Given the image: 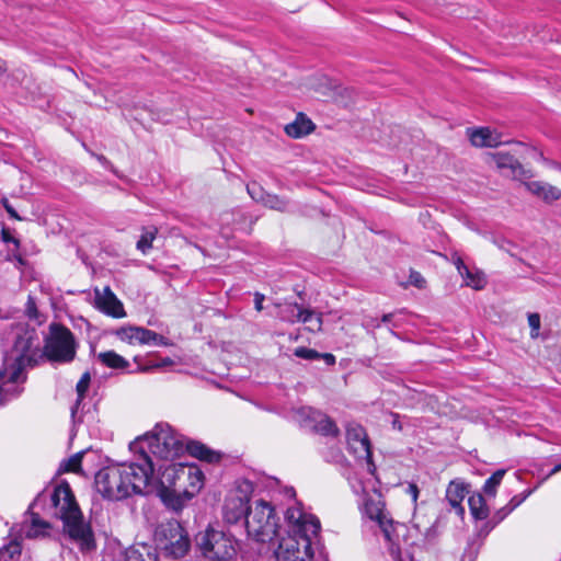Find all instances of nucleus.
<instances>
[{
  "label": "nucleus",
  "instance_id": "obj_1",
  "mask_svg": "<svg viewBox=\"0 0 561 561\" xmlns=\"http://www.w3.org/2000/svg\"><path fill=\"white\" fill-rule=\"evenodd\" d=\"M287 536L279 539L275 550L277 561H329L322 547H314L320 531L319 519L298 506L285 513Z\"/></svg>",
  "mask_w": 561,
  "mask_h": 561
},
{
  "label": "nucleus",
  "instance_id": "obj_2",
  "mask_svg": "<svg viewBox=\"0 0 561 561\" xmlns=\"http://www.w3.org/2000/svg\"><path fill=\"white\" fill-rule=\"evenodd\" d=\"M152 483L148 460L145 463L133 461L128 465L105 467L98 471L94 479L96 491L104 499L112 501L123 500L134 494H146Z\"/></svg>",
  "mask_w": 561,
  "mask_h": 561
},
{
  "label": "nucleus",
  "instance_id": "obj_3",
  "mask_svg": "<svg viewBox=\"0 0 561 561\" xmlns=\"http://www.w3.org/2000/svg\"><path fill=\"white\" fill-rule=\"evenodd\" d=\"M54 515L62 520L64 533L82 552L95 549L90 523L85 522L68 482L54 488L50 494Z\"/></svg>",
  "mask_w": 561,
  "mask_h": 561
},
{
  "label": "nucleus",
  "instance_id": "obj_4",
  "mask_svg": "<svg viewBox=\"0 0 561 561\" xmlns=\"http://www.w3.org/2000/svg\"><path fill=\"white\" fill-rule=\"evenodd\" d=\"M129 449L138 454L137 461L139 463H145L148 460L151 467V480L153 481L154 459L171 460L175 458L183 451L184 443L182 437L169 424L159 423L151 432L131 442Z\"/></svg>",
  "mask_w": 561,
  "mask_h": 561
},
{
  "label": "nucleus",
  "instance_id": "obj_5",
  "mask_svg": "<svg viewBox=\"0 0 561 561\" xmlns=\"http://www.w3.org/2000/svg\"><path fill=\"white\" fill-rule=\"evenodd\" d=\"M32 344L30 337L16 339L14 351L19 355L0 371V405L21 394L23 388L20 385L26 380L25 369L34 367L39 356L37 351L32 350Z\"/></svg>",
  "mask_w": 561,
  "mask_h": 561
},
{
  "label": "nucleus",
  "instance_id": "obj_6",
  "mask_svg": "<svg viewBox=\"0 0 561 561\" xmlns=\"http://www.w3.org/2000/svg\"><path fill=\"white\" fill-rule=\"evenodd\" d=\"M30 337L33 341L32 350L37 351L36 364L45 356L49 362L68 364L71 363L77 353V343L73 333L62 324L51 323L49 327V334L45 339L43 352L35 344L36 337L32 333H25L18 339Z\"/></svg>",
  "mask_w": 561,
  "mask_h": 561
},
{
  "label": "nucleus",
  "instance_id": "obj_7",
  "mask_svg": "<svg viewBox=\"0 0 561 561\" xmlns=\"http://www.w3.org/2000/svg\"><path fill=\"white\" fill-rule=\"evenodd\" d=\"M196 545L209 561H234L239 552V542L232 535L210 527L196 537Z\"/></svg>",
  "mask_w": 561,
  "mask_h": 561
},
{
  "label": "nucleus",
  "instance_id": "obj_8",
  "mask_svg": "<svg viewBox=\"0 0 561 561\" xmlns=\"http://www.w3.org/2000/svg\"><path fill=\"white\" fill-rule=\"evenodd\" d=\"M248 535L259 542H270L278 534V523L274 507L263 501H256L245 519Z\"/></svg>",
  "mask_w": 561,
  "mask_h": 561
},
{
  "label": "nucleus",
  "instance_id": "obj_9",
  "mask_svg": "<svg viewBox=\"0 0 561 561\" xmlns=\"http://www.w3.org/2000/svg\"><path fill=\"white\" fill-rule=\"evenodd\" d=\"M157 547L168 557H184L190 548V540L183 527L176 520L161 523L154 530Z\"/></svg>",
  "mask_w": 561,
  "mask_h": 561
},
{
  "label": "nucleus",
  "instance_id": "obj_10",
  "mask_svg": "<svg viewBox=\"0 0 561 561\" xmlns=\"http://www.w3.org/2000/svg\"><path fill=\"white\" fill-rule=\"evenodd\" d=\"M185 466L170 463L165 466L158 480V493L162 502L170 508L179 511L183 507L181 493Z\"/></svg>",
  "mask_w": 561,
  "mask_h": 561
},
{
  "label": "nucleus",
  "instance_id": "obj_11",
  "mask_svg": "<svg viewBox=\"0 0 561 561\" xmlns=\"http://www.w3.org/2000/svg\"><path fill=\"white\" fill-rule=\"evenodd\" d=\"M251 492L252 484L244 482L226 497L222 507V515L227 523L237 524L243 518L247 519V516L252 508L249 506Z\"/></svg>",
  "mask_w": 561,
  "mask_h": 561
},
{
  "label": "nucleus",
  "instance_id": "obj_12",
  "mask_svg": "<svg viewBox=\"0 0 561 561\" xmlns=\"http://www.w3.org/2000/svg\"><path fill=\"white\" fill-rule=\"evenodd\" d=\"M365 515L376 522L383 533L385 538L393 542L396 527L391 517L385 510V504L381 500L367 499L364 505Z\"/></svg>",
  "mask_w": 561,
  "mask_h": 561
},
{
  "label": "nucleus",
  "instance_id": "obj_13",
  "mask_svg": "<svg viewBox=\"0 0 561 561\" xmlns=\"http://www.w3.org/2000/svg\"><path fill=\"white\" fill-rule=\"evenodd\" d=\"M116 335L119 340L129 344L168 345L162 335L140 327L121 328L116 331Z\"/></svg>",
  "mask_w": 561,
  "mask_h": 561
},
{
  "label": "nucleus",
  "instance_id": "obj_14",
  "mask_svg": "<svg viewBox=\"0 0 561 561\" xmlns=\"http://www.w3.org/2000/svg\"><path fill=\"white\" fill-rule=\"evenodd\" d=\"M346 439L350 449L357 457H365L368 459V466H373L370 462L371 451H370V443L367 437V434L363 426L358 424H350L346 427Z\"/></svg>",
  "mask_w": 561,
  "mask_h": 561
},
{
  "label": "nucleus",
  "instance_id": "obj_15",
  "mask_svg": "<svg viewBox=\"0 0 561 561\" xmlns=\"http://www.w3.org/2000/svg\"><path fill=\"white\" fill-rule=\"evenodd\" d=\"M94 294L95 307L100 311L113 318L126 316L123 304L108 286L104 287L103 290L95 289Z\"/></svg>",
  "mask_w": 561,
  "mask_h": 561
},
{
  "label": "nucleus",
  "instance_id": "obj_16",
  "mask_svg": "<svg viewBox=\"0 0 561 561\" xmlns=\"http://www.w3.org/2000/svg\"><path fill=\"white\" fill-rule=\"evenodd\" d=\"M489 158L504 175L513 179L528 178L527 171L511 152L497 151L489 153Z\"/></svg>",
  "mask_w": 561,
  "mask_h": 561
},
{
  "label": "nucleus",
  "instance_id": "obj_17",
  "mask_svg": "<svg viewBox=\"0 0 561 561\" xmlns=\"http://www.w3.org/2000/svg\"><path fill=\"white\" fill-rule=\"evenodd\" d=\"M186 473H183L181 493L183 495V505L190 501L204 484V474L195 466H185Z\"/></svg>",
  "mask_w": 561,
  "mask_h": 561
},
{
  "label": "nucleus",
  "instance_id": "obj_18",
  "mask_svg": "<svg viewBox=\"0 0 561 561\" xmlns=\"http://www.w3.org/2000/svg\"><path fill=\"white\" fill-rule=\"evenodd\" d=\"M248 193L251 197L257 202H261L263 205L271 209H275L278 211L288 210V201L270 193H265L259 185L255 183L248 185Z\"/></svg>",
  "mask_w": 561,
  "mask_h": 561
},
{
  "label": "nucleus",
  "instance_id": "obj_19",
  "mask_svg": "<svg viewBox=\"0 0 561 561\" xmlns=\"http://www.w3.org/2000/svg\"><path fill=\"white\" fill-rule=\"evenodd\" d=\"M468 494L467 485L462 482L453 480L449 482L446 489V501L450 507L455 510L456 514L462 516L465 514V507L462 501Z\"/></svg>",
  "mask_w": 561,
  "mask_h": 561
},
{
  "label": "nucleus",
  "instance_id": "obj_20",
  "mask_svg": "<svg viewBox=\"0 0 561 561\" xmlns=\"http://www.w3.org/2000/svg\"><path fill=\"white\" fill-rule=\"evenodd\" d=\"M312 316H313V310L304 309L297 302L285 305L279 310V313H278L279 319L282 321H285L288 323H296V322L307 323V322L311 321Z\"/></svg>",
  "mask_w": 561,
  "mask_h": 561
},
{
  "label": "nucleus",
  "instance_id": "obj_21",
  "mask_svg": "<svg viewBox=\"0 0 561 561\" xmlns=\"http://www.w3.org/2000/svg\"><path fill=\"white\" fill-rule=\"evenodd\" d=\"M468 134L474 147H496L502 144L500 135L488 127L468 129Z\"/></svg>",
  "mask_w": 561,
  "mask_h": 561
},
{
  "label": "nucleus",
  "instance_id": "obj_22",
  "mask_svg": "<svg viewBox=\"0 0 561 561\" xmlns=\"http://www.w3.org/2000/svg\"><path fill=\"white\" fill-rule=\"evenodd\" d=\"M527 191L531 194L542 198L545 202H553L561 197V190L556 186H552L548 183H543L540 181L534 182H525L524 183Z\"/></svg>",
  "mask_w": 561,
  "mask_h": 561
},
{
  "label": "nucleus",
  "instance_id": "obj_23",
  "mask_svg": "<svg viewBox=\"0 0 561 561\" xmlns=\"http://www.w3.org/2000/svg\"><path fill=\"white\" fill-rule=\"evenodd\" d=\"M314 128L313 123L304 114H298L296 119L285 126V131L289 137L300 138L310 134Z\"/></svg>",
  "mask_w": 561,
  "mask_h": 561
},
{
  "label": "nucleus",
  "instance_id": "obj_24",
  "mask_svg": "<svg viewBox=\"0 0 561 561\" xmlns=\"http://www.w3.org/2000/svg\"><path fill=\"white\" fill-rule=\"evenodd\" d=\"M98 360L112 369H127L129 367V363L123 356L118 355L114 351L102 352L96 355Z\"/></svg>",
  "mask_w": 561,
  "mask_h": 561
},
{
  "label": "nucleus",
  "instance_id": "obj_25",
  "mask_svg": "<svg viewBox=\"0 0 561 561\" xmlns=\"http://www.w3.org/2000/svg\"><path fill=\"white\" fill-rule=\"evenodd\" d=\"M187 450L190 454L197 459L205 460L207 462H214L219 459V456L207 448L205 445L198 443V442H191L186 445Z\"/></svg>",
  "mask_w": 561,
  "mask_h": 561
},
{
  "label": "nucleus",
  "instance_id": "obj_26",
  "mask_svg": "<svg viewBox=\"0 0 561 561\" xmlns=\"http://www.w3.org/2000/svg\"><path fill=\"white\" fill-rule=\"evenodd\" d=\"M468 503L470 513L476 519H485L488 517L489 510L481 494L471 495Z\"/></svg>",
  "mask_w": 561,
  "mask_h": 561
},
{
  "label": "nucleus",
  "instance_id": "obj_27",
  "mask_svg": "<svg viewBox=\"0 0 561 561\" xmlns=\"http://www.w3.org/2000/svg\"><path fill=\"white\" fill-rule=\"evenodd\" d=\"M126 561H158L157 553L148 547L142 546L141 549L129 548L125 553Z\"/></svg>",
  "mask_w": 561,
  "mask_h": 561
},
{
  "label": "nucleus",
  "instance_id": "obj_28",
  "mask_svg": "<svg viewBox=\"0 0 561 561\" xmlns=\"http://www.w3.org/2000/svg\"><path fill=\"white\" fill-rule=\"evenodd\" d=\"M460 275L465 280L466 286L477 290L482 289L486 284L484 274L478 270L472 271L467 266V268L463 271V274Z\"/></svg>",
  "mask_w": 561,
  "mask_h": 561
},
{
  "label": "nucleus",
  "instance_id": "obj_29",
  "mask_svg": "<svg viewBox=\"0 0 561 561\" xmlns=\"http://www.w3.org/2000/svg\"><path fill=\"white\" fill-rule=\"evenodd\" d=\"M157 234V227L151 226L144 228L142 233L136 244L137 250L146 254L152 248V242L156 239Z\"/></svg>",
  "mask_w": 561,
  "mask_h": 561
},
{
  "label": "nucleus",
  "instance_id": "obj_30",
  "mask_svg": "<svg viewBox=\"0 0 561 561\" xmlns=\"http://www.w3.org/2000/svg\"><path fill=\"white\" fill-rule=\"evenodd\" d=\"M313 430L323 436H336L339 434L336 424L325 415H320V419L313 425Z\"/></svg>",
  "mask_w": 561,
  "mask_h": 561
},
{
  "label": "nucleus",
  "instance_id": "obj_31",
  "mask_svg": "<svg viewBox=\"0 0 561 561\" xmlns=\"http://www.w3.org/2000/svg\"><path fill=\"white\" fill-rule=\"evenodd\" d=\"M89 385H90V374L89 373H84L80 380L77 382V386H76V390H77V393H78V398L75 402V404L71 407V416L72 419L76 417V414H77V411L81 404V401L82 399L84 398L85 396V392L89 388Z\"/></svg>",
  "mask_w": 561,
  "mask_h": 561
},
{
  "label": "nucleus",
  "instance_id": "obj_32",
  "mask_svg": "<svg viewBox=\"0 0 561 561\" xmlns=\"http://www.w3.org/2000/svg\"><path fill=\"white\" fill-rule=\"evenodd\" d=\"M505 472L506 471L504 469H499L489 479H486L483 485V491L485 494L491 496L495 495L496 488L500 485Z\"/></svg>",
  "mask_w": 561,
  "mask_h": 561
},
{
  "label": "nucleus",
  "instance_id": "obj_33",
  "mask_svg": "<svg viewBox=\"0 0 561 561\" xmlns=\"http://www.w3.org/2000/svg\"><path fill=\"white\" fill-rule=\"evenodd\" d=\"M21 554V545L18 540H11L8 545L0 548V561H10Z\"/></svg>",
  "mask_w": 561,
  "mask_h": 561
},
{
  "label": "nucleus",
  "instance_id": "obj_34",
  "mask_svg": "<svg viewBox=\"0 0 561 561\" xmlns=\"http://www.w3.org/2000/svg\"><path fill=\"white\" fill-rule=\"evenodd\" d=\"M83 458V453H77L72 455L70 458H68L64 465L62 469L67 472H78L81 469V461Z\"/></svg>",
  "mask_w": 561,
  "mask_h": 561
},
{
  "label": "nucleus",
  "instance_id": "obj_35",
  "mask_svg": "<svg viewBox=\"0 0 561 561\" xmlns=\"http://www.w3.org/2000/svg\"><path fill=\"white\" fill-rule=\"evenodd\" d=\"M294 354L299 358L308 360L319 359L321 357V354L318 353L316 350L307 347H297Z\"/></svg>",
  "mask_w": 561,
  "mask_h": 561
},
{
  "label": "nucleus",
  "instance_id": "obj_36",
  "mask_svg": "<svg viewBox=\"0 0 561 561\" xmlns=\"http://www.w3.org/2000/svg\"><path fill=\"white\" fill-rule=\"evenodd\" d=\"M528 324L530 327V336L533 339L538 337L540 329V316L538 313H529Z\"/></svg>",
  "mask_w": 561,
  "mask_h": 561
},
{
  "label": "nucleus",
  "instance_id": "obj_37",
  "mask_svg": "<svg viewBox=\"0 0 561 561\" xmlns=\"http://www.w3.org/2000/svg\"><path fill=\"white\" fill-rule=\"evenodd\" d=\"M531 490H526L520 494L514 495L507 504V511L517 508L530 494Z\"/></svg>",
  "mask_w": 561,
  "mask_h": 561
},
{
  "label": "nucleus",
  "instance_id": "obj_38",
  "mask_svg": "<svg viewBox=\"0 0 561 561\" xmlns=\"http://www.w3.org/2000/svg\"><path fill=\"white\" fill-rule=\"evenodd\" d=\"M25 313L30 319H37L38 311L36 307L35 299L32 296H28L26 305H25Z\"/></svg>",
  "mask_w": 561,
  "mask_h": 561
},
{
  "label": "nucleus",
  "instance_id": "obj_39",
  "mask_svg": "<svg viewBox=\"0 0 561 561\" xmlns=\"http://www.w3.org/2000/svg\"><path fill=\"white\" fill-rule=\"evenodd\" d=\"M308 323H309V325H308V330L309 331H311V332H319V331H321L322 323H323L322 322V314L321 313L316 314L313 312L312 319Z\"/></svg>",
  "mask_w": 561,
  "mask_h": 561
},
{
  "label": "nucleus",
  "instance_id": "obj_40",
  "mask_svg": "<svg viewBox=\"0 0 561 561\" xmlns=\"http://www.w3.org/2000/svg\"><path fill=\"white\" fill-rule=\"evenodd\" d=\"M32 525H33V528L39 527L42 529H47L49 527V525L46 522L39 520L36 517H34L32 519ZM37 535H38V531L36 529H32V530L27 531V537H35Z\"/></svg>",
  "mask_w": 561,
  "mask_h": 561
},
{
  "label": "nucleus",
  "instance_id": "obj_41",
  "mask_svg": "<svg viewBox=\"0 0 561 561\" xmlns=\"http://www.w3.org/2000/svg\"><path fill=\"white\" fill-rule=\"evenodd\" d=\"M410 283L417 288H423L426 282L419 272L412 271L410 274Z\"/></svg>",
  "mask_w": 561,
  "mask_h": 561
},
{
  "label": "nucleus",
  "instance_id": "obj_42",
  "mask_svg": "<svg viewBox=\"0 0 561 561\" xmlns=\"http://www.w3.org/2000/svg\"><path fill=\"white\" fill-rule=\"evenodd\" d=\"M513 511H507V504L503 507H501L496 513L493 515L492 519L495 524H499L502 522L507 515H510Z\"/></svg>",
  "mask_w": 561,
  "mask_h": 561
},
{
  "label": "nucleus",
  "instance_id": "obj_43",
  "mask_svg": "<svg viewBox=\"0 0 561 561\" xmlns=\"http://www.w3.org/2000/svg\"><path fill=\"white\" fill-rule=\"evenodd\" d=\"M405 492L411 496L413 503H416L420 493L419 486L415 483H409Z\"/></svg>",
  "mask_w": 561,
  "mask_h": 561
},
{
  "label": "nucleus",
  "instance_id": "obj_44",
  "mask_svg": "<svg viewBox=\"0 0 561 561\" xmlns=\"http://www.w3.org/2000/svg\"><path fill=\"white\" fill-rule=\"evenodd\" d=\"M2 205L7 213L10 215L11 218L20 219L19 215L16 214L15 209L11 206V204L8 202L7 198L2 199Z\"/></svg>",
  "mask_w": 561,
  "mask_h": 561
},
{
  "label": "nucleus",
  "instance_id": "obj_45",
  "mask_svg": "<svg viewBox=\"0 0 561 561\" xmlns=\"http://www.w3.org/2000/svg\"><path fill=\"white\" fill-rule=\"evenodd\" d=\"M265 299V296L261 293H255L254 294V307H255V310L256 311H262L263 310V301Z\"/></svg>",
  "mask_w": 561,
  "mask_h": 561
},
{
  "label": "nucleus",
  "instance_id": "obj_46",
  "mask_svg": "<svg viewBox=\"0 0 561 561\" xmlns=\"http://www.w3.org/2000/svg\"><path fill=\"white\" fill-rule=\"evenodd\" d=\"M172 363H173V362H172V359H171V358L165 357V358L161 359V362H159V363L152 364V365H150L149 367H144V368H141V370H142V371H146V370H148V369H149V368H151V367L157 368V367L169 366V365H171Z\"/></svg>",
  "mask_w": 561,
  "mask_h": 561
},
{
  "label": "nucleus",
  "instance_id": "obj_47",
  "mask_svg": "<svg viewBox=\"0 0 561 561\" xmlns=\"http://www.w3.org/2000/svg\"><path fill=\"white\" fill-rule=\"evenodd\" d=\"M454 264L456 265L458 273L463 274V271L467 268V265L465 264L462 259L457 256L456 259H454Z\"/></svg>",
  "mask_w": 561,
  "mask_h": 561
},
{
  "label": "nucleus",
  "instance_id": "obj_48",
  "mask_svg": "<svg viewBox=\"0 0 561 561\" xmlns=\"http://www.w3.org/2000/svg\"><path fill=\"white\" fill-rule=\"evenodd\" d=\"M321 357L324 358L325 363L329 365H333L335 363V357L330 353L321 354Z\"/></svg>",
  "mask_w": 561,
  "mask_h": 561
},
{
  "label": "nucleus",
  "instance_id": "obj_49",
  "mask_svg": "<svg viewBox=\"0 0 561 561\" xmlns=\"http://www.w3.org/2000/svg\"><path fill=\"white\" fill-rule=\"evenodd\" d=\"M559 471H561V462H560L559 465H556V466L551 469V471L549 472L548 477H551V476H553V474L558 473Z\"/></svg>",
  "mask_w": 561,
  "mask_h": 561
},
{
  "label": "nucleus",
  "instance_id": "obj_50",
  "mask_svg": "<svg viewBox=\"0 0 561 561\" xmlns=\"http://www.w3.org/2000/svg\"><path fill=\"white\" fill-rule=\"evenodd\" d=\"M393 416H394V420H393V422H392V426H393L394 428L401 430V428H402V426H401L400 422L398 421V414H394Z\"/></svg>",
  "mask_w": 561,
  "mask_h": 561
},
{
  "label": "nucleus",
  "instance_id": "obj_51",
  "mask_svg": "<svg viewBox=\"0 0 561 561\" xmlns=\"http://www.w3.org/2000/svg\"><path fill=\"white\" fill-rule=\"evenodd\" d=\"M392 318V313H387L382 316V322H388Z\"/></svg>",
  "mask_w": 561,
  "mask_h": 561
},
{
  "label": "nucleus",
  "instance_id": "obj_52",
  "mask_svg": "<svg viewBox=\"0 0 561 561\" xmlns=\"http://www.w3.org/2000/svg\"><path fill=\"white\" fill-rule=\"evenodd\" d=\"M398 561H403V559L400 558ZM410 561H413V560L411 559Z\"/></svg>",
  "mask_w": 561,
  "mask_h": 561
}]
</instances>
